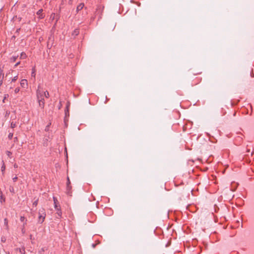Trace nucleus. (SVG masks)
<instances>
[{
    "mask_svg": "<svg viewBox=\"0 0 254 254\" xmlns=\"http://www.w3.org/2000/svg\"><path fill=\"white\" fill-rule=\"evenodd\" d=\"M37 96L39 106L42 108H44L45 104L44 100L43 98L44 95L39 89H38L37 91Z\"/></svg>",
    "mask_w": 254,
    "mask_h": 254,
    "instance_id": "f257e3e1",
    "label": "nucleus"
},
{
    "mask_svg": "<svg viewBox=\"0 0 254 254\" xmlns=\"http://www.w3.org/2000/svg\"><path fill=\"white\" fill-rule=\"evenodd\" d=\"M42 11H43V9H41L39 10L37 12V14L39 15V18L41 19L43 18L44 17V16H43V14L42 13Z\"/></svg>",
    "mask_w": 254,
    "mask_h": 254,
    "instance_id": "423d86ee",
    "label": "nucleus"
},
{
    "mask_svg": "<svg viewBox=\"0 0 254 254\" xmlns=\"http://www.w3.org/2000/svg\"><path fill=\"white\" fill-rule=\"evenodd\" d=\"M223 229H225V226L223 225Z\"/></svg>",
    "mask_w": 254,
    "mask_h": 254,
    "instance_id": "ea45409f",
    "label": "nucleus"
},
{
    "mask_svg": "<svg viewBox=\"0 0 254 254\" xmlns=\"http://www.w3.org/2000/svg\"><path fill=\"white\" fill-rule=\"evenodd\" d=\"M14 91L15 93H17L19 91V89L18 88H15Z\"/></svg>",
    "mask_w": 254,
    "mask_h": 254,
    "instance_id": "5701e85b",
    "label": "nucleus"
},
{
    "mask_svg": "<svg viewBox=\"0 0 254 254\" xmlns=\"http://www.w3.org/2000/svg\"><path fill=\"white\" fill-rule=\"evenodd\" d=\"M4 77V73L2 72V70L0 67V86L2 84V79Z\"/></svg>",
    "mask_w": 254,
    "mask_h": 254,
    "instance_id": "7ed1b4c3",
    "label": "nucleus"
},
{
    "mask_svg": "<svg viewBox=\"0 0 254 254\" xmlns=\"http://www.w3.org/2000/svg\"><path fill=\"white\" fill-rule=\"evenodd\" d=\"M226 119H227V120H228V119H228V118L227 117H226Z\"/></svg>",
    "mask_w": 254,
    "mask_h": 254,
    "instance_id": "58836bf2",
    "label": "nucleus"
},
{
    "mask_svg": "<svg viewBox=\"0 0 254 254\" xmlns=\"http://www.w3.org/2000/svg\"><path fill=\"white\" fill-rule=\"evenodd\" d=\"M67 184L70 185V180H69V179L68 177H67Z\"/></svg>",
    "mask_w": 254,
    "mask_h": 254,
    "instance_id": "a878e982",
    "label": "nucleus"
},
{
    "mask_svg": "<svg viewBox=\"0 0 254 254\" xmlns=\"http://www.w3.org/2000/svg\"><path fill=\"white\" fill-rule=\"evenodd\" d=\"M12 180L14 182H15L16 181V180H17V177H15L14 178H12Z\"/></svg>",
    "mask_w": 254,
    "mask_h": 254,
    "instance_id": "bb28decb",
    "label": "nucleus"
},
{
    "mask_svg": "<svg viewBox=\"0 0 254 254\" xmlns=\"http://www.w3.org/2000/svg\"><path fill=\"white\" fill-rule=\"evenodd\" d=\"M53 199H54V204H56L57 203V199L56 198H55V197H53Z\"/></svg>",
    "mask_w": 254,
    "mask_h": 254,
    "instance_id": "b1692460",
    "label": "nucleus"
},
{
    "mask_svg": "<svg viewBox=\"0 0 254 254\" xmlns=\"http://www.w3.org/2000/svg\"><path fill=\"white\" fill-rule=\"evenodd\" d=\"M46 213L44 208H41L39 211L38 222L42 224L45 218Z\"/></svg>",
    "mask_w": 254,
    "mask_h": 254,
    "instance_id": "f03ea898",
    "label": "nucleus"
},
{
    "mask_svg": "<svg viewBox=\"0 0 254 254\" xmlns=\"http://www.w3.org/2000/svg\"><path fill=\"white\" fill-rule=\"evenodd\" d=\"M18 56H12L10 58V61L11 62H14L17 59Z\"/></svg>",
    "mask_w": 254,
    "mask_h": 254,
    "instance_id": "9d476101",
    "label": "nucleus"
},
{
    "mask_svg": "<svg viewBox=\"0 0 254 254\" xmlns=\"http://www.w3.org/2000/svg\"><path fill=\"white\" fill-rule=\"evenodd\" d=\"M13 136V133H9L8 136L9 139H11Z\"/></svg>",
    "mask_w": 254,
    "mask_h": 254,
    "instance_id": "a211bd4d",
    "label": "nucleus"
},
{
    "mask_svg": "<svg viewBox=\"0 0 254 254\" xmlns=\"http://www.w3.org/2000/svg\"><path fill=\"white\" fill-rule=\"evenodd\" d=\"M55 204V208L57 209V210H59V209H60L58 206L57 203L54 204Z\"/></svg>",
    "mask_w": 254,
    "mask_h": 254,
    "instance_id": "4be33fe9",
    "label": "nucleus"
},
{
    "mask_svg": "<svg viewBox=\"0 0 254 254\" xmlns=\"http://www.w3.org/2000/svg\"><path fill=\"white\" fill-rule=\"evenodd\" d=\"M71 0H69V1H70Z\"/></svg>",
    "mask_w": 254,
    "mask_h": 254,
    "instance_id": "79ce46f5",
    "label": "nucleus"
},
{
    "mask_svg": "<svg viewBox=\"0 0 254 254\" xmlns=\"http://www.w3.org/2000/svg\"><path fill=\"white\" fill-rule=\"evenodd\" d=\"M79 34V31L78 29H75L72 33L73 35L77 36Z\"/></svg>",
    "mask_w": 254,
    "mask_h": 254,
    "instance_id": "9b49d317",
    "label": "nucleus"
},
{
    "mask_svg": "<svg viewBox=\"0 0 254 254\" xmlns=\"http://www.w3.org/2000/svg\"><path fill=\"white\" fill-rule=\"evenodd\" d=\"M12 190H14V189H12V190H10V191H12Z\"/></svg>",
    "mask_w": 254,
    "mask_h": 254,
    "instance_id": "c9c22d12",
    "label": "nucleus"
},
{
    "mask_svg": "<svg viewBox=\"0 0 254 254\" xmlns=\"http://www.w3.org/2000/svg\"><path fill=\"white\" fill-rule=\"evenodd\" d=\"M16 126V123L15 122H11V128H14Z\"/></svg>",
    "mask_w": 254,
    "mask_h": 254,
    "instance_id": "ddd939ff",
    "label": "nucleus"
},
{
    "mask_svg": "<svg viewBox=\"0 0 254 254\" xmlns=\"http://www.w3.org/2000/svg\"><path fill=\"white\" fill-rule=\"evenodd\" d=\"M26 57H27V56H26V54L25 53L22 52L21 53L20 57V58L21 59H26Z\"/></svg>",
    "mask_w": 254,
    "mask_h": 254,
    "instance_id": "1a4fd4ad",
    "label": "nucleus"
},
{
    "mask_svg": "<svg viewBox=\"0 0 254 254\" xmlns=\"http://www.w3.org/2000/svg\"><path fill=\"white\" fill-rule=\"evenodd\" d=\"M6 96H8V95H5V96L4 97V99L3 100V102H4V100L6 98Z\"/></svg>",
    "mask_w": 254,
    "mask_h": 254,
    "instance_id": "c756f323",
    "label": "nucleus"
},
{
    "mask_svg": "<svg viewBox=\"0 0 254 254\" xmlns=\"http://www.w3.org/2000/svg\"><path fill=\"white\" fill-rule=\"evenodd\" d=\"M9 114H10V112L9 111H6L5 116L9 115Z\"/></svg>",
    "mask_w": 254,
    "mask_h": 254,
    "instance_id": "c85d7f7f",
    "label": "nucleus"
},
{
    "mask_svg": "<svg viewBox=\"0 0 254 254\" xmlns=\"http://www.w3.org/2000/svg\"><path fill=\"white\" fill-rule=\"evenodd\" d=\"M14 167L15 168H18V165H17L16 164H15L14 165Z\"/></svg>",
    "mask_w": 254,
    "mask_h": 254,
    "instance_id": "7c9ffc66",
    "label": "nucleus"
},
{
    "mask_svg": "<svg viewBox=\"0 0 254 254\" xmlns=\"http://www.w3.org/2000/svg\"><path fill=\"white\" fill-rule=\"evenodd\" d=\"M51 125V123L49 124V125H47L46 127H45V130L46 131H48L49 129V127H50V125Z\"/></svg>",
    "mask_w": 254,
    "mask_h": 254,
    "instance_id": "aec40b11",
    "label": "nucleus"
},
{
    "mask_svg": "<svg viewBox=\"0 0 254 254\" xmlns=\"http://www.w3.org/2000/svg\"><path fill=\"white\" fill-rule=\"evenodd\" d=\"M2 166H1V171L2 173V174H3L4 172L5 169V165H4V161L3 160L2 161Z\"/></svg>",
    "mask_w": 254,
    "mask_h": 254,
    "instance_id": "6e6552de",
    "label": "nucleus"
},
{
    "mask_svg": "<svg viewBox=\"0 0 254 254\" xmlns=\"http://www.w3.org/2000/svg\"><path fill=\"white\" fill-rule=\"evenodd\" d=\"M30 239H32V235H30Z\"/></svg>",
    "mask_w": 254,
    "mask_h": 254,
    "instance_id": "f704fd0d",
    "label": "nucleus"
},
{
    "mask_svg": "<svg viewBox=\"0 0 254 254\" xmlns=\"http://www.w3.org/2000/svg\"><path fill=\"white\" fill-rule=\"evenodd\" d=\"M84 6V4L83 3H80L76 7V11L78 12L79 11L81 10Z\"/></svg>",
    "mask_w": 254,
    "mask_h": 254,
    "instance_id": "39448f33",
    "label": "nucleus"
},
{
    "mask_svg": "<svg viewBox=\"0 0 254 254\" xmlns=\"http://www.w3.org/2000/svg\"><path fill=\"white\" fill-rule=\"evenodd\" d=\"M44 94L46 98H49V94L47 91L44 92Z\"/></svg>",
    "mask_w": 254,
    "mask_h": 254,
    "instance_id": "f8f14e48",
    "label": "nucleus"
},
{
    "mask_svg": "<svg viewBox=\"0 0 254 254\" xmlns=\"http://www.w3.org/2000/svg\"><path fill=\"white\" fill-rule=\"evenodd\" d=\"M57 214L60 217L62 216V213L60 209H59V210H57Z\"/></svg>",
    "mask_w": 254,
    "mask_h": 254,
    "instance_id": "dca6fc26",
    "label": "nucleus"
},
{
    "mask_svg": "<svg viewBox=\"0 0 254 254\" xmlns=\"http://www.w3.org/2000/svg\"><path fill=\"white\" fill-rule=\"evenodd\" d=\"M38 199L35 200V201H34L33 203V205L36 206L38 204Z\"/></svg>",
    "mask_w": 254,
    "mask_h": 254,
    "instance_id": "6ab92c4d",
    "label": "nucleus"
},
{
    "mask_svg": "<svg viewBox=\"0 0 254 254\" xmlns=\"http://www.w3.org/2000/svg\"><path fill=\"white\" fill-rule=\"evenodd\" d=\"M9 254V253H8V254Z\"/></svg>",
    "mask_w": 254,
    "mask_h": 254,
    "instance_id": "a19ab883",
    "label": "nucleus"
},
{
    "mask_svg": "<svg viewBox=\"0 0 254 254\" xmlns=\"http://www.w3.org/2000/svg\"><path fill=\"white\" fill-rule=\"evenodd\" d=\"M92 246H93V248H94L95 247V244H93Z\"/></svg>",
    "mask_w": 254,
    "mask_h": 254,
    "instance_id": "473e14b6",
    "label": "nucleus"
},
{
    "mask_svg": "<svg viewBox=\"0 0 254 254\" xmlns=\"http://www.w3.org/2000/svg\"><path fill=\"white\" fill-rule=\"evenodd\" d=\"M20 85L22 87H25L27 85V81L26 79H22L21 80Z\"/></svg>",
    "mask_w": 254,
    "mask_h": 254,
    "instance_id": "20e7f679",
    "label": "nucleus"
},
{
    "mask_svg": "<svg viewBox=\"0 0 254 254\" xmlns=\"http://www.w3.org/2000/svg\"><path fill=\"white\" fill-rule=\"evenodd\" d=\"M4 224L6 225H7V223H8V222H7V220L6 218H5L4 220Z\"/></svg>",
    "mask_w": 254,
    "mask_h": 254,
    "instance_id": "393cba45",
    "label": "nucleus"
},
{
    "mask_svg": "<svg viewBox=\"0 0 254 254\" xmlns=\"http://www.w3.org/2000/svg\"><path fill=\"white\" fill-rule=\"evenodd\" d=\"M12 190H14V189H12V190H10V191H12Z\"/></svg>",
    "mask_w": 254,
    "mask_h": 254,
    "instance_id": "4c0bfd02",
    "label": "nucleus"
},
{
    "mask_svg": "<svg viewBox=\"0 0 254 254\" xmlns=\"http://www.w3.org/2000/svg\"><path fill=\"white\" fill-rule=\"evenodd\" d=\"M235 114H236V113H235V112H234V113H233V116H235Z\"/></svg>",
    "mask_w": 254,
    "mask_h": 254,
    "instance_id": "2f4dec72",
    "label": "nucleus"
},
{
    "mask_svg": "<svg viewBox=\"0 0 254 254\" xmlns=\"http://www.w3.org/2000/svg\"><path fill=\"white\" fill-rule=\"evenodd\" d=\"M71 189V186H70V185L66 184L67 193L68 194H70V190Z\"/></svg>",
    "mask_w": 254,
    "mask_h": 254,
    "instance_id": "0eeeda50",
    "label": "nucleus"
},
{
    "mask_svg": "<svg viewBox=\"0 0 254 254\" xmlns=\"http://www.w3.org/2000/svg\"><path fill=\"white\" fill-rule=\"evenodd\" d=\"M20 62H17V63H16V64L14 65V67H15L17 66H18L20 64Z\"/></svg>",
    "mask_w": 254,
    "mask_h": 254,
    "instance_id": "cd10ccee",
    "label": "nucleus"
},
{
    "mask_svg": "<svg viewBox=\"0 0 254 254\" xmlns=\"http://www.w3.org/2000/svg\"><path fill=\"white\" fill-rule=\"evenodd\" d=\"M14 139H15V140H16L17 139V137H15L14 138Z\"/></svg>",
    "mask_w": 254,
    "mask_h": 254,
    "instance_id": "72a5a7b5",
    "label": "nucleus"
},
{
    "mask_svg": "<svg viewBox=\"0 0 254 254\" xmlns=\"http://www.w3.org/2000/svg\"><path fill=\"white\" fill-rule=\"evenodd\" d=\"M6 153L7 154V155L9 157V158H11V155L12 154V153L9 151H6Z\"/></svg>",
    "mask_w": 254,
    "mask_h": 254,
    "instance_id": "4468645a",
    "label": "nucleus"
},
{
    "mask_svg": "<svg viewBox=\"0 0 254 254\" xmlns=\"http://www.w3.org/2000/svg\"><path fill=\"white\" fill-rule=\"evenodd\" d=\"M18 78V76H14L12 79V80L11 81L12 82H14Z\"/></svg>",
    "mask_w": 254,
    "mask_h": 254,
    "instance_id": "f3484780",
    "label": "nucleus"
},
{
    "mask_svg": "<svg viewBox=\"0 0 254 254\" xmlns=\"http://www.w3.org/2000/svg\"><path fill=\"white\" fill-rule=\"evenodd\" d=\"M20 220L21 222H24L25 220V218L24 216H21L20 217Z\"/></svg>",
    "mask_w": 254,
    "mask_h": 254,
    "instance_id": "412c9836",
    "label": "nucleus"
},
{
    "mask_svg": "<svg viewBox=\"0 0 254 254\" xmlns=\"http://www.w3.org/2000/svg\"><path fill=\"white\" fill-rule=\"evenodd\" d=\"M35 75H36V73H35V70L34 68H33L32 69V73H31V76H33V77H35Z\"/></svg>",
    "mask_w": 254,
    "mask_h": 254,
    "instance_id": "2eb2a0df",
    "label": "nucleus"
},
{
    "mask_svg": "<svg viewBox=\"0 0 254 254\" xmlns=\"http://www.w3.org/2000/svg\"><path fill=\"white\" fill-rule=\"evenodd\" d=\"M12 190H14V189H12V190H10V191H12Z\"/></svg>",
    "mask_w": 254,
    "mask_h": 254,
    "instance_id": "e433bc0d",
    "label": "nucleus"
}]
</instances>
